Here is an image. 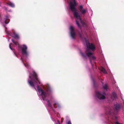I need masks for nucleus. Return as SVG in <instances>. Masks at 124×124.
<instances>
[{
  "instance_id": "obj_1",
  "label": "nucleus",
  "mask_w": 124,
  "mask_h": 124,
  "mask_svg": "<svg viewBox=\"0 0 124 124\" xmlns=\"http://www.w3.org/2000/svg\"><path fill=\"white\" fill-rule=\"evenodd\" d=\"M70 9L74 13V16L76 18L77 24L78 27H80V23L84 26V25L85 24V23L82 21L80 16L78 14L79 11L75 8L76 5L75 0H70Z\"/></svg>"
},
{
  "instance_id": "obj_2",
  "label": "nucleus",
  "mask_w": 124,
  "mask_h": 124,
  "mask_svg": "<svg viewBox=\"0 0 124 124\" xmlns=\"http://www.w3.org/2000/svg\"><path fill=\"white\" fill-rule=\"evenodd\" d=\"M85 41L87 47V49L85 52L86 54H84L81 51L80 52V54L81 56L83 57H85L87 56L89 57L91 62L92 59L94 60L96 58L93 55V53L90 51V49L93 51L95 50V48L93 44L89 43L88 40L86 39H85Z\"/></svg>"
},
{
  "instance_id": "obj_3",
  "label": "nucleus",
  "mask_w": 124,
  "mask_h": 124,
  "mask_svg": "<svg viewBox=\"0 0 124 124\" xmlns=\"http://www.w3.org/2000/svg\"><path fill=\"white\" fill-rule=\"evenodd\" d=\"M28 81L30 85L34 88L35 86L37 85L38 83L39 84L40 83L36 73L34 71L33 72L32 74H30Z\"/></svg>"
},
{
  "instance_id": "obj_4",
  "label": "nucleus",
  "mask_w": 124,
  "mask_h": 124,
  "mask_svg": "<svg viewBox=\"0 0 124 124\" xmlns=\"http://www.w3.org/2000/svg\"><path fill=\"white\" fill-rule=\"evenodd\" d=\"M49 86L47 85V93L48 92V88ZM37 90L38 91V94L40 97H42L43 100H44L47 95V93H46L41 88H40L38 86H37Z\"/></svg>"
},
{
  "instance_id": "obj_5",
  "label": "nucleus",
  "mask_w": 124,
  "mask_h": 124,
  "mask_svg": "<svg viewBox=\"0 0 124 124\" xmlns=\"http://www.w3.org/2000/svg\"><path fill=\"white\" fill-rule=\"evenodd\" d=\"M27 46L25 45H22L21 47L22 54L27 57L29 55V53L27 51Z\"/></svg>"
},
{
  "instance_id": "obj_6",
  "label": "nucleus",
  "mask_w": 124,
  "mask_h": 124,
  "mask_svg": "<svg viewBox=\"0 0 124 124\" xmlns=\"http://www.w3.org/2000/svg\"><path fill=\"white\" fill-rule=\"evenodd\" d=\"M70 31L71 37L73 39H75L76 35L74 31V27L73 26H70Z\"/></svg>"
},
{
  "instance_id": "obj_7",
  "label": "nucleus",
  "mask_w": 124,
  "mask_h": 124,
  "mask_svg": "<svg viewBox=\"0 0 124 124\" xmlns=\"http://www.w3.org/2000/svg\"><path fill=\"white\" fill-rule=\"evenodd\" d=\"M105 93H103V94L99 92L96 93V96L100 100H103L105 98Z\"/></svg>"
},
{
  "instance_id": "obj_8",
  "label": "nucleus",
  "mask_w": 124,
  "mask_h": 124,
  "mask_svg": "<svg viewBox=\"0 0 124 124\" xmlns=\"http://www.w3.org/2000/svg\"><path fill=\"white\" fill-rule=\"evenodd\" d=\"M79 10L82 14L85 13L87 11L86 10L83 8V7L82 6H79Z\"/></svg>"
},
{
  "instance_id": "obj_9",
  "label": "nucleus",
  "mask_w": 124,
  "mask_h": 124,
  "mask_svg": "<svg viewBox=\"0 0 124 124\" xmlns=\"http://www.w3.org/2000/svg\"><path fill=\"white\" fill-rule=\"evenodd\" d=\"M9 17L7 16L6 17L4 20V23L6 24H7L9 23Z\"/></svg>"
},
{
  "instance_id": "obj_10",
  "label": "nucleus",
  "mask_w": 124,
  "mask_h": 124,
  "mask_svg": "<svg viewBox=\"0 0 124 124\" xmlns=\"http://www.w3.org/2000/svg\"><path fill=\"white\" fill-rule=\"evenodd\" d=\"M115 109L116 111L118 110L120 108V105L119 104H116L115 105Z\"/></svg>"
},
{
  "instance_id": "obj_11",
  "label": "nucleus",
  "mask_w": 124,
  "mask_h": 124,
  "mask_svg": "<svg viewBox=\"0 0 124 124\" xmlns=\"http://www.w3.org/2000/svg\"><path fill=\"white\" fill-rule=\"evenodd\" d=\"M12 36L16 39H18L19 37V35L15 32L14 33V35Z\"/></svg>"
},
{
  "instance_id": "obj_12",
  "label": "nucleus",
  "mask_w": 124,
  "mask_h": 124,
  "mask_svg": "<svg viewBox=\"0 0 124 124\" xmlns=\"http://www.w3.org/2000/svg\"><path fill=\"white\" fill-rule=\"evenodd\" d=\"M116 98V95L115 93H112L111 96V98L113 99H114Z\"/></svg>"
},
{
  "instance_id": "obj_13",
  "label": "nucleus",
  "mask_w": 124,
  "mask_h": 124,
  "mask_svg": "<svg viewBox=\"0 0 124 124\" xmlns=\"http://www.w3.org/2000/svg\"><path fill=\"white\" fill-rule=\"evenodd\" d=\"M101 70L104 73L106 74L107 73V72L105 69L103 67H102L101 69Z\"/></svg>"
},
{
  "instance_id": "obj_14",
  "label": "nucleus",
  "mask_w": 124,
  "mask_h": 124,
  "mask_svg": "<svg viewBox=\"0 0 124 124\" xmlns=\"http://www.w3.org/2000/svg\"><path fill=\"white\" fill-rule=\"evenodd\" d=\"M8 5L12 7H14L15 5L14 4L12 3H8Z\"/></svg>"
},
{
  "instance_id": "obj_15",
  "label": "nucleus",
  "mask_w": 124,
  "mask_h": 124,
  "mask_svg": "<svg viewBox=\"0 0 124 124\" xmlns=\"http://www.w3.org/2000/svg\"><path fill=\"white\" fill-rule=\"evenodd\" d=\"M26 64H24V65H25V66L27 68H29L30 66H29V64L26 62Z\"/></svg>"
},
{
  "instance_id": "obj_16",
  "label": "nucleus",
  "mask_w": 124,
  "mask_h": 124,
  "mask_svg": "<svg viewBox=\"0 0 124 124\" xmlns=\"http://www.w3.org/2000/svg\"><path fill=\"white\" fill-rule=\"evenodd\" d=\"M13 46V45L11 43L9 45V47L10 48V49L11 50H13V49L12 48V47H12Z\"/></svg>"
},
{
  "instance_id": "obj_17",
  "label": "nucleus",
  "mask_w": 124,
  "mask_h": 124,
  "mask_svg": "<svg viewBox=\"0 0 124 124\" xmlns=\"http://www.w3.org/2000/svg\"><path fill=\"white\" fill-rule=\"evenodd\" d=\"M12 42H13L16 45V46L19 45V44L17 42H15V41H14L13 40H12Z\"/></svg>"
},
{
  "instance_id": "obj_18",
  "label": "nucleus",
  "mask_w": 124,
  "mask_h": 124,
  "mask_svg": "<svg viewBox=\"0 0 124 124\" xmlns=\"http://www.w3.org/2000/svg\"><path fill=\"white\" fill-rule=\"evenodd\" d=\"M104 88L106 90H107V85H105V86H104Z\"/></svg>"
},
{
  "instance_id": "obj_19",
  "label": "nucleus",
  "mask_w": 124,
  "mask_h": 124,
  "mask_svg": "<svg viewBox=\"0 0 124 124\" xmlns=\"http://www.w3.org/2000/svg\"><path fill=\"white\" fill-rule=\"evenodd\" d=\"M24 56H23L22 57H21V59H22V61L23 63L24 62V60H23V59L24 58Z\"/></svg>"
},
{
  "instance_id": "obj_20",
  "label": "nucleus",
  "mask_w": 124,
  "mask_h": 124,
  "mask_svg": "<svg viewBox=\"0 0 124 124\" xmlns=\"http://www.w3.org/2000/svg\"><path fill=\"white\" fill-rule=\"evenodd\" d=\"M116 124H122L121 123H119L118 122H117L115 123Z\"/></svg>"
},
{
  "instance_id": "obj_21",
  "label": "nucleus",
  "mask_w": 124,
  "mask_h": 124,
  "mask_svg": "<svg viewBox=\"0 0 124 124\" xmlns=\"http://www.w3.org/2000/svg\"><path fill=\"white\" fill-rule=\"evenodd\" d=\"M67 124H71L70 121H69L67 123Z\"/></svg>"
},
{
  "instance_id": "obj_22",
  "label": "nucleus",
  "mask_w": 124,
  "mask_h": 124,
  "mask_svg": "<svg viewBox=\"0 0 124 124\" xmlns=\"http://www.w3.org/2000/svg\"><path fill=\"white\" fill-rule=\"evenodd\" d=\"M56 124H60L59 121H57V123Z\"/></svg>"
},
{
  "instance_id": "obj_23",
  "label": "nucleus",
  "mask_w": 124,
  "mask_h": 124,
  "mask_svg": "<svg viewBox=\"0 0 124 124\" xmlns=\"http://www.w3.org/2000/svg\"><path fill=\"white\" fill-rule=\"evenodd\" d=\"M48 105H49V106H50V104H49V103L48 102ZM50 107H51V106H50Z\"/></svg>"
},
{
  "instance_id": "obj_24",
  "label": "nucleus",
  "mask_w": 124,
  "mask_h": 124,
  "mask_svg": "<svg viewBox=\"0 0 124 124\" xmlns=\"http://www.w3.org/2000/svg\"><path fill=\"white\" fill-rule=\"evenodd\" d=\"M109 114H111V111H110L109 112Z\"/></svg>"
},
{
  "instance_id": "obj_25",
  "label": "nucleus",
  "mask_w": 124,
  "mask_h": 124,
  "mask_svg": "<svg viewBox=\"0 0 124 124\" xmlns=\"http://www.w3.org/2000/svg\"><path fill=\"white\" fill-rule=\"evenodd\" d=\"M7 33L8 34H10V33H9V32H8V33H7Z\"/></svg>"
},
{
  "instance_id": "obj_26",
  "label": "nucleus",
  "mask_w": 124,
  "mask_h": 124,
  "mask_svg": "<svg viewBox=\"0 0 124 124\" xmlns=\"http://www.w3.org/2000/svg\"><path fill=\"white\" fill-rule=\"evenodd\" d=\"M53 106H54V107H55V106L54 105Z\"/></svg>"
},
{
  "instance_id": "obj_27",
  "label": "nucleus",
  "mask_w": 124,
  "mask_h": 124,
  "mask_svg": "<svg viewBox=\"0 0 124 124\" xmlns=\"http://www.w3.org/2000/svg\"><path fill=\"white\" fill-rule=\"evenodd\" d=\"M5 31H6V32H7L6 31V30H5Z\"/></svg>"
}]
</instances>
